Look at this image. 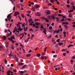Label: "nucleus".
Instances as JSON below:
<instances>
[{
    "instance_id": "obj_1",
    "label": "nucleus",
    "mask_w": 75,
    "mask_h": 75,
    "mask_svg": "<svg viewBox=\"0 0 75 75\" xmlns=\"http://www.w3.org/2000/svg\"><path fill=\"white\" fill-rule=\"evenodd\" d=\"M23 30V29L21 28H18L17 29V30H16V32H18V33L19 34V32Z\"/></svg>"
},
{
    "instance_id": "obj_2",
    "label": "nucleus",
    "mask_w": 75,
    "mask_h": 75,
    "mask_svg": "<svg viewBox=\"0 0 75 75\" xmlns=\"http://www.w3.org/2000/svg\"><path fill=\"white\" fill-rule=\"evenodd\" d=\"M45 12L46 13L47 15H50L51 14V12L49 10H46Z\"/></svg>"
},
{
    "instance_id": "obj_3",
    "label": "nucleus",
    "mask_w": 75,
    "mask_h": 75,
    "mask_svg": "<svg viewBox=\"0 0 75 75\" xmlns=\"http://www.w3.org/2000/svg\"><path fill=\"white\" fill-rule=\"evenodd\" d=\"M7 19H8L9 21H10V19H11V15L10 14H9L8 16H7Z\"/></svg>"
},
{
    "instance_id": "obj_4",
    "label": "nucleus",
    "mask_w": 75,
    "mask_h": 75,
    "mask_svg": "<svg viewBox=\"0 0 75 75\" xmlns=\"http://www.w3.org/2000/svg\"><path fill=\"white\" fill-rule=\"evenodd\" d=\"M51 18L53 19V20L55 19V16H54V14H52L51 15Z\"/></svg>"
},
{
    "instance_id": "obj_5",
    "label": "nucleus",
    "mask_w": 75,
    "mask_h": 75,
    "mask_svg": "<svg viewBox=\"0 0 75 75\" xmlns=\"http://www.w3.org/2000/svg\"><path fill=\"white\" fill-rule=\"evenodd\" d=\"M13 39L14 40L15 39V37L13 35V36H11V41H13Z\"/></svg>"
},
{
    "instance_id": "obj_6",
    "label": "nucleus",
    "mask_w": 75,
    "mask_h": 75,
    "mask_svg": "<svg viewBox=\"0 0 75 75\" xmlns=\"http://www.w3.org/2000/svg\"><path fill=\"white\" fill-rule=\"evenodd\" d=\"M14 13L15 14L14 15V16H16L17 15H19V14H20V13L18 12H15Z\"/></svg>"
},
{
    "instance_id": "obj_7",
    "label": "nucleus",
    "mask_w": 75,
    "mask_h": 75,
    "mask_svg": "<svg viewBox=\"0 0 75 75\" xmlns=\"http://www.w3.org/2000/svg\"><path fill=\"white\" fill-rule=\"evenodd\" d=\"M47 18L49 20H51V15H48L47 16Z\"/></svg>"
},
{
    "instance_id": "obj_8",
    "label": "nucleus",
    "mask_w": 75,
    "mask_h": 75,
    "mask_svg": "<svg viewBox=\"0 0 75 75\" xmlns=\"http://www.w3.org/2000/svg\"><path fill=\"white\" fill-rule=\"evenodd\" d=\"M35 15L37 16H41V14H40V13L38 12L37 13H36L35 14Z\"/></svg>"
},
{
    "instance_id": "obj_9",
    "label": "nucleus",
    "mask_w": 75,
    "mask_h": 75,
    "mask_svg": "<svg viewBox=\"0 0 75 75\" xmlns=\"http://www.w3.org/2000/svg\"><path fill=\"white\" fill-rule=\"evenodd\" d=\"M43 30H44V31H43L44 33L46 35L47 34V33H46V32H47V31H46V28H45Z\"/></svg>"
},
{
    "instance_id": "obj_10",
    "label": "nucleus",
    "mask_w": 75,
    "mask_h": 75,
    "mask_svg": "<svg viewBox=\"0 0 75 75\" xmlns=\"http://www.w3.org/2000/svg\"><path fill=\"white\" fill-rule=\"evenodd\" d=\"M20 22H19L18 24H17V27H19V28H20H20H21V26L19 25L20 24Z\"/></svg>"
},
{
    "instance_id": "obj_11",
    "label": "nucleus",
    "mask_w": 75,
    "mask_h": 75,
    "mask_svg": "<svg viewBox=\"0 0 75 75\" xmlns=\"http://www.w3.org/2000/svg\"><path fill=\"white\" fill-rule=\"evenodd\" d=\"M10 71H11L10 70L7 71V75H10Z\"/></svg>"
},
{
    "instance_id": "obj_12",
    "label": "nucleus",
    "mask_w": 75,
    "mask_h": 75,
    "mask_svg": "<svg viewBox=\"0 0 75 75\" xmlns=\"http://www.w3.org/2000/svg\"><path fill=\"white\" fill-rule=\"evenodd\" d=\"M33 21V19L32 18H30L28 20L29 22H30V23H31V21Z\"/></svg>"
},
{
    "instance_id": "obj_13",
    "label": "nucleus",
    "mask_w": 75,
    "mask_h": 75,
    "mask_svg": "<svg viewBox=\"0 0 75 75\" xmlns=\"http://www.w3.org/2000/svg\"><path fill=\"white\" fill-rule=\"evenodd\" d=\"M40 6L37 5H36L35 7V8H40Z\"/></svg>"
},
{
    "instance_id": "obj_14",
    "label": "nucleus",
    "mask_w": 75,
    "mask_h": 75,
    "mask_svg": "<svg viewBox=\"0 0 75 75\" xmlns=\"http://www.w3.org/2000/svg\"><path fill=\"white\" fill-rule=\"evenodd\" d=\"M52 37V35H51L50 36H47V39H50Z\"/></svg>"
},
{
    "instance_id": "obj_15",
    "label": "nucleus",
    "mask_w": 75,
    "mask_h": 75,
    "mask_svg": "<svg viewBox=\"0 0 75 75\" xmlns=\"http://www.w3.org/2000/svg\"><path fill=\"white\" fill-rule=\"evenodd\" d=\"M71 8L72 9H73L74 10H75V6H74L73 5L71 7Z\"/></svg>"
},
{
    "instance_id": "obj_16",
    "label": "nucleus",
    "mask_w": 75,
    "mask_h": 75,
    "mask_svg": "<svg viewBox=\"0 0 75 75\" xmlns=\"http://www.w3.org/2000/svg\"><path fill=\"white\" fill-rule=\"evenodd\" d=\"M3 39L4 40H6V39H7V38L5 36H4L3 37Z\"/></svg>"
},
{
    "instance_id": "obj_17",
    "label": "nucleus",
    "mask_w": 75,
    "mask_h": 75,
    "mask_svg": "<svg viewBox=\"0 0 75 75\" xmlns=\"http://www.w3.org/2000/svg\"><path fill=\"white\" fill-rule=\"evenodd\" d=\"M34 22V21H32V22L31 23H30L29 24V25H31V26H32V25H33V23Z\"/></svg>"
},
{
    "instance_id": "obj_18",
    "label": "nucleus",
    "mask_w": 75,
    "mask_h": 75,
    "mask_svg": "<svg viewBox=\"0 0 75 75\" xmlns=\"http://www.w3.org/2000/svg\"><path fill=\"white\" fill-rule=\"evenodd\" d=\"M64 27H65V28L66 29H67L68 28V26L67 25H64Z\"/></svg>"
},
{
    "instance_id": "obj_19",
    "label": "nucleus",
    "mask_w": 75,
    "mask_h": 75,
    "mask_svg": "<svg viewBox=\"0 0 75 75\" xmlns=\"http://www.w3.org/2000/svg\"><path fill=\"white\" fill-rule=\"evenodd\" d=\"M23 29L24 31H27V29H28V27H26L25 29V27H24Z\"/></svg>"
},
{
    "instance_id": "obj_20",
    "label": "nucleus",
    "mask_w": 75,
    "mask_h": 75,
    "mask_svg": "<svg viewBox=\"0 0 75 75\" xmlns=\"http://www.w3.org/2000/svg\"><path fill=\"white\" fill-rule=\"evenodd\" d=\"M63 44V43L62 42H59V45L61 46Z\"/></svg>"
},
{
    "instance_id": "obj_21",
    "label": "nucleus",
    "mask_w": 75,
    "mask_h": 75,
    "mask_svg": "<svg viewBox=\"0 0 75 75\" xmlns=\"http://www.w3.org/2000/svg\"><path fill=\"white\" fill-rule=\"evenodd\" d=\"M74 62V61L73 60H70V62L71 64H73V62Z\"/></svg>"
},
{
    "instance_id": "obj_22",
    "label": "nucleus",
    "mask_w": 75,
    "mask_h": 75,
    "mask_svg": "<svg viewBox=\"0 0 75 75\" xmlns=\"http://www.w3.org/2000/svg\"><path fill=\"white\" fill-rule=\"evenodd\" d=\"M37 57H40L41 56V54L40 53H38L37 54Z\"/></svg>"
},
{
    "instance_id": "obj_23",
    "label": "nucleus",
    "mask_w": 75,
    "mask_h": 75,
    "mask_svg": "<svg viewBox=\"0 0 75 75\" xmlns=\"http://www.w3.org/2000/svg\"><path fill=\"white\" fill-rule=\"evenodd\" d=\"M74 46V45H71L69 44V46H68V48H69L70 47H73Z\"/></svg>"
},
{
    "instance_id": "obj_24",
    "label": "nucleus",
    "mask_w": 75,
    "mask_h": 75,
    "mask_svg": "<svg viewBox=\"0 0 75 75\" xmlns=\"http://www.w3.org/2000/svg\"><path fill=\"white\" fill-rule=\"evenodd\" d=\"M9 57H12L13 56V54H11V53H10V54H8Z\"/></svg>"
},
{
    "instance_id": "obj_25",
    "label": "nucleus",
    "mask_w": 75,
    "mask_h": 75,
    "mask_svg": "<svg viewBox=\"0 0 75 75\" xmlns=\"http://www.w3.org/2000/svg\"><path fill=\"white\" fill-rule=\"evenodd\" d=\"M23 64H24V63H18V65H19V66L20 65H23Z\"/></svg>"
},
{
    "instance_id": "obj_26",
    "label": "nucleus",
    "mask_w": 75,
    "mask_h": 75,
    "mask_svg": "<svg viewBox=\"0 0 75 75\" xmlns=\"http://www.w3.org/2000/svg\"><path fill=\"white\" fill-rule=\"evenodd\" d=\"M22 37H21L20 38V39H22V38H23V37H24V34H21V35H22Z\"/></svg>"
},
{
    "instance_id": "obj_27",
    "label": "nucleus",
    "mask_w": 75,
    "mask_h": 75,
    "mask_svg": "<svg viewBox=\"0 0 75 75\" xmlns=\"http://www.w3.org/2000/svg\"><path fill=\"white\" fill-rule=\"evenodd\" d=\"M74 11V10H70V11H68V13H71V12H73Z\"/></svg>"
},
{
    "instance_id": "obj_28",
    "label": "nucleus",
    "mask_w": 75,
    "mask_h": 75,
    "mask_svg": "<svg viewBox=\"0 0 75 75\" xmlns=\"http://www.w3.org/2000/svg\"><path fill=\"white\" fill-rule=\"evenodd\" d=\"M45 21H46V22H49V20L47 19V18H45Z\"/></svg>"
},
{
    "instance_id": "obj_29",
    "label": "nucleus",
    "mask_w": 75,
    "mask_h": 75,
    "mask_svg": "<svg viewBox=\"0 0 75 75\" xmlns=\"http://www.w3.org/2000/svg\"><path fill=\"white\" fill-rule=\"evenodd\" d=\"M18 59H19L18 58H16V59H15V60L16 61L18 62Z\"/></svg>"
},
{
    "instance_id": "obj_30",
    "label": "nucleus",
    "mask_w": 75,
    "mask_h": 75,
    "mask_svg": "<svg viewBox=\"0 0 75 75\" xmlns=\"http://www.w3.org/2000/svg\"><path fill=\"white\" fill-rule=\"evenodd\" d=\"M56 20H56L57 21H59V18H58V17H57V18H56Z\"/></svg>"
},
{
    "instance_id": "obj_31",
    "label": "nucleus",
    "mask_w": 75,
    "mask_h": 75,
    "mask_svg": "<svg viewBox=\"0 0 75 75\" xmlns=\"http://www.w3.org/2000/svg\"><path fill=\"white\" fill-rule=\"evenodd\" d=\"M35 24L36 25H40V23H36Z\"/></svg>"
},
{
    "instance_id": "obj_32",
    "label": "nucleus",
    "mask_w": 75,
    "mask_h": 75,
    "mask_svg": "<svg viewBox=\"0 0 75 75\" xmlns=\"http://www.w3.org/2000/svg\"><path fill=\"white\" fill-rule=\"evenodd\" d=\"M49 29H50V30H52V27L51 26H50L49 27Z\"/></svg>"
},
{
    "instance_id": "obj_33",
    "label": "nucleus",
    "mask_w": 75,
    "mask_h": 75,
    "mask_svg": "<svg viewBox=\"0 0 75 75\" xmlns=\"http://www.w3.org/2000/svg\"><path fill=\"white\" fill-rule=\"evenodd\" d=\"M71 15V14H69V17H70V18L72 17V16Z\"/></svg>"
},
{
    "instance_id": "obj_34",
    "label": "nucleus",
    "mask_w": 75,
    "mask_h": 75,
    "mask_svg": "<svg viewBox=\"0 0 75 75\" xmlns=\"http://www.w3.org/2000/svg\"><path fill=\"white\" fill-rule=\"evenodd\" d=\"M30 56H31V54H28L26 55V57H30Z\"/></svg>"
},
{
    "instance_id": "obj_35",
    "label": "nucleus",
    "mask_w": 75,
    "mask_h": 75,
    "mask_svg": "<svg viewBox=\"0 0 75 75\" xmlns=\"http://www.w3.org/2000/svg\"><path fill=\"white\" fill-rule=\"evenodd\" d=\"M43 25H42L41 26H40V28H42V29H44V28L43 27Z\"/></svg>"
},
{
    "instance_id": "obj_36",
    "label": "nucleus",
    "mask_w": 75,
    "mask_h": 75,
    "mask_svg": "<svg viewBox=\"0 0 75 75\" xmlns=\"http://www.w3.org/2000/svg\"><path fill=\"white\" fill-rule=\"evenodd\" d=\"M26 67V65H25L24 66H23V67L22 68V69H24V68H25V67Z\"/></svg>"
},
{
    "instance_id": "obj_37",
    "label": "nucleus",
    "mask_w": 75,
    "mask_h": 75,
    "mask_svg": "<svg viewBox=\"0 0 75 75\" xmlns=\"http://www.w3.org/2000/svg\"><path fill=\"white\" fill-rule=\"evenodd\" d=\"M63 55L65 57V56H66V53H64L63 54Z\"/></svg>"
},
{
    "instance_id": "obj_38",
    "label": "nucleus",
    "mask_w": 75,
    "mask_h": 75,
    "mask_svg": "<svg viewBox=\"0 0 75 75\" xmlns=\"http://www.w3.org/2000/svg\"><path fill=\"white\" fill-rule=\"evenodd\" d=\"M66 20H69V21H71V18H66Z\"/></svg>"
},
{
    "instance_id": "obj_39",
    "label": "nucleus",
    "mask_w": 75,
    "mask_h": 75,
    "mask_svg": "<svg viewBox=\"0 0 75 75\" xmlns=\"http://www.w3.org/2000/svg\"><path fill=\"white\" fill-rule=\"evenodd\" d=\"M19 72H20V74H23V73H24V71H19Z\"/></svg>"
},
{
    "instance_id": "obj_40",
    "label": "nucleus",
    "mask_w": 75,
    "mask_h": 75,
    "mask_svg": "<svg viewBox=\"0 0 75 75\" xmlns=\"http://www.w3.org/2000/svg\"><path fill=\"white\" fill-rule=\"evenodd\" d=\"M32 10L33 11H35V8H32Z\"/></svg>"
},
{
    "instance_id": "obj_41",
    "label": "nucleus",
    "mask_w": 75,
    "mask_h": 75,
    "mask_svg": "<svg viewBox=\"0 0 75 75\" xmlns=\"http://www.w3.org/2000/svg\"><path fill=\"white\" fill-rule=\"evenodd\" d=\"M5 64H7V60H6V59H5Z\"/></svg>"
},
{
    "instance_id": "obj_42",
    "label": "nucleus",
    "mask_w": 75,
    "mask_h": 75,
    "mask_svg": "<svg viewBox=\"0 0 75 75\" xmlns=\"http://www.w3.org/2000/svg\"><path fill=\"white\" fill-rule=\"evenodd\" d=\"M72 59H75V56H73L72 57Z\"/></svg>"
},
{
    "instance_id": "obj_43",
    "label": "nucleus",
    "mask_w": 75,
    "mask_h": 75,
    "mask_svg": "<svg viewBox=\"0 0 75 75\" xmlns=\"http://www.w3.org/2000/svg\"><path fill=\"white\" fill-rule=\"evenodd\" d=\"M13 71L14 72H17V70H16V69H14L13 70Z\"/></svg>"
},
{
    "instance_id": "obj_44",
    "label": "nucleus",
    "mask_w": 75,
    "mask_h": 75,
    "mask_svg": "<svg viewBox=\"0 0 75 75\" xmlns=\"http://www.w3.org/2000/svg\"><path fill=\"white\" fill-rule=\"evenodd\" d=\"M21 16L23 18H24L25 17L24 15L23 14H21Z\"/></svg>"
},
{
    "instance_id": "obj_45",
    "label": "nucleus",
    "mask_w": 75,
    "mask_h": 75,
    "mask_svg": "<svg viewBox=\"0 0 75 75\" xmlns=\"http://www.w3.org/2000/svg\"><path fill=\"white\" fill-rule=\"evenodd\" d=\"M40 21V20L39 19H35V21Z\"/></svg>"
},
{
    "instance_id": "obj_46",
    "label": "nucleus",
    "mask_w": 75,
    "mask_h": 75,
    "mask_svg": "<svg viewBox=\"0 0 75 75\" xmlns=\"http://www.w3.org/2000/svg\"><path fill=\"white\" fill-rule=\"evenodd\" d=\"M64 20H65V19H64V18H63L62 19L61 21H64Z\"/></svg>"
},
{
    "instance_id": "obj_47",
    "label": "nucleus",
    "mask_w": 75,
    "mask_h": 75,
    "mask_svg": "<svg viewBox=\"0 0 75 75\" xmlns=\"http://www.w3.org/2000/svg\"><path fill=\"white\" fill-rule=\"evenodd\" d=\"M14 30H15L16 31V30H17V27H15Z\"/></svg>"
},
{
    "instance_id": "obj_48",
    "label": "nucleus",
    "mask_w": 75,
    "mask_h": 75,
    "mask_svg": "<svg viewBox=\"0 0 75 75\" xmlns=\"http://www.w3.org/2000/svg\"><path fill=\"white\" fill-rule=\"evenodd\" d=\"M53 9H54V10H55V11H57V10L58 9H57V8H53Z\"/></svg>"
},
{
    "instance_id": "obj_49",
    "label": "nucleus",
    "mask_w": 75,
    "mask_h": 75,
    "mask_svg": "<svg viewBox=\"0 0 75 75\" xmlns=\"http://www.w3.org/2000/svg\"><path fill=\"white\" fill-rule=\"evenodd\" d=\"M59 41H60V39H58V40H57V42H59Z\"/></svg>"
},
{
    "instance_id": "obj_50",
    "label": "nucleus",
    "mask_w": 75,
    "mask_h": 75,
    "mask_svg": "<svg viewBox=\"0 0 75 75\" xmlns=\"http://www.w3.org/2000/svg\"><path fill=\"white\" fill-rule=\"evenodd\" d=\"M57 57V55H54V56H53L54 58H55V57Z\"/></svg>"
},
{
    "instance_id": "obj_51",
    "label": "nucleus",
    "mask_w": 75,
    "mask_h": 75,
    "mask_svg": "<svg viewBox=\"0 0 75 75\" xmlns=\"http://www.w3.org/2000/svg\"><path fill=\"white\" fill-rule=\"evenodd\" d=\"M46 48H47V47H45V49L44 50L45 52H46V51H47V49Z\"/></svg>"
},
{
    "instance_id": "obj_52",
    "label": "nucleus",
    "mask_w": 75,
    "mask_h": 75,
    "mask_svg": "<svg viewBox=\"0 0 75 75\" xmlns=\"http://www.w3.org/2000/svg\"><path fill=\"white\" fill-rule=\"evenodd\" d=\"M11 48L12 49V50H14V46H12L11 47Z\"/></svg>"
},
{
    "instance_id": "obj_53",
    "label": "nucleus",
    "mask_w": 75,
    "mask_h": 75,
    "mask_svg": "<svg viewBox=\"0 0 75 75\" xmlns=\"http://www.w3.org/2000/svg\"><path fill=\"white\" fill-rule=\"evenodd\" d=\"M20 45V46H21V47H22V48L23 49V48H24V46H23V45Z\"/></svg>"
},
{
    "instance_id": "obj_54",
    "label": "nucleus",
    "mask_w": 75,
    "mask_h": 75,
    "mask_svg": "<svg viewBox=\"0 0 75 75\" xmlns=\"http://www.w3.org/2000/svg\"><path fill=\"white\" fill-rule=\"evenodd\" d=\"M61 10H60L59 11V13H62V12H61Z\"/></svg>"
},
{
    "instance_id": "obj_55",
    "label": "nucleus",
    "mask_w": 75,
    "mask_h": 75,
    "mask_svg": "<svg viewBox=\"0 0 75 75\" xmlns=\"http://www.w3.org/2000/svg\"><path fill=\"white\" fill-rule=\"evenodd\" d=\"M63 33L64 34V35H65L66 34V32H63Z\"/></svg>"
},
{
    "instance_id": "obj_56",
    "label": "nucleus",
    "mask_w": 75,
    "mask_h": 75,
    "mask_svg": "<svg viewBox=\"0 0 75 75\" xmlns=\"http://www.w3.org/2000/svg\"><path fill=\"white\" fill-rule=\"evenodd\" d=\"M51 25L52 26H54V23H53L52 24H51Z\"/></svg>"
},
{
    "instance_id": "obj_57",
    "label": "nucleus",
    "mask_w": 75,
    "mask_h": 75,
    "mask_svg": "<svg viewBox=\"0 0 75 75\" xmlns=\"http://www.w3.org/2000/svg\"><path fill=\"white\" fill-rule=\"evenodd\" d=\"M62 25H64V24H66V22H63L62 24Z\"/></svg>"
},
{
    "instance_id": "obj_58",
    "label": "nucleus",
    "mask_w": 75,
    "mask_h": 75,
    "mask_svg": "<svg viewBox=\"0 0 75 75\" xmlns=\"http://www.w3.org/2000/svg\"><path fill=\"white\" fill-rule=\"evenodd\" d=\"M12 41V42L13 43V44H14L15 43V42H16V41H14V40H13V41Z\"/></svg>"
},
{
    "instance_id": "obj_59",
    "label": "nucleus",
    "mask_w": 75,
    "mask_h": 75,
    "mask_svg": "<svg viewBox=\"0 0 75 75\" xmlns=\"http://www.w3.org/2000/svg\"><path fill=\"white\" fill-rule=\"evenodd\" d=\"M42 55H45V53L44 52L43 53H42Z\"/></svg>"
},
{
    "instance_id": "obj_60",
    "label": "nucleus",
    "mask_w": 75,
    "mask_h": 75,
    "mask_svg": "<svg viewBox=\"0 0 75 75\" xmlns=\"http://www.w3.org/2000/svg\"><path fill=\"white\" fill-rule=\"evenodd\" d=\"M5 20L6 21V22L8 21V19H7V18H6L5 19Z\"/></svg>"
},
{
    "instance_id": "obj_61",
    "label": "nucleus",
    "mask_w": 75,
    "mask_h": 75,
    "mask_svg": "<svg viewBox=\"0 0 75 75\" xmlns=\"http://www.w3.org/2000/svg\"><path fill=\"white\" fill-rule=\"evenodd\" d=\"M67 4H69L70 2H69V1H67Z\"/></svg>"
},
{
    "instance_id": "obj_62",
    "label": "nucleus",
    "mask_w": 75,
    "mask_h": 75,
    "mask_svg": "<svg viewBox=\"0 0 75 75\" xmlns=\"http://www.w3.org/2000/svg\"><path fill=\"white\" fill-rule=\"evenodd\" d=\"M48 5L49 6H51L52 5V4L51 3H49L48 4Z\"/></svg>"
},
{
    "instance_id": "obj_63",
    "label": "nucleus",
    "mask_w": 75,
    "mask_h": 75,
    "mask_svg": "<svg viewBox=\"0 0 75 75\" xmlns=\"http://www.w3.org/2000/svg\"><path fill=\"white\" fill-rule=\"evenodd\" d=\"M28 13L29 14H30V13H31V11H28Z\"/></svg>"
},
{
    "instance_id": "obj_64",
    "label": "nucleus",
    "mask_w": 75,
    "mask_h": 75,
    "mask_svg": "<svg viewBox=\"0 0 75 75\" xmlns=\"http://www.w3.org/2000/svg\"><path fill=\"white\" fill-rule=\"evenodd\" d=\"M58 16L59 17H61L62 16V15H61L60 14H59Z\"/></svg>"
}]
</instances>
